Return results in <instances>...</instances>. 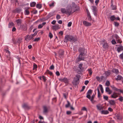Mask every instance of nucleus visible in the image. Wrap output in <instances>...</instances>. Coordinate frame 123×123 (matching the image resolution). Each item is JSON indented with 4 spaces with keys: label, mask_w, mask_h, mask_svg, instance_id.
Wrapping results in <instances>:
<instances>
[{
    "label": "nucleus",
    "mask_w": 123,
    "mask_h": 123,
    "mask_svg": "<svg viewBox=\"0 0 123 123\" xmlns=\"http://www.w3.org/2000/svg\"><path fill=\"white\" fill-rule=\"evenodd\" d=\"M56 18L57 19H59L61 18V17L59 15L57 14L56 15Z\"/></svg>",
    "instance_id": "obj_57"
},
{
    "label": "nucleus",
    "mask_w": 123,
    "mask_h": 123,
    "mask_svg": "<svg viewBox=\"0 0 123 123\" xmlns=\"http://www.w3.org/2000/svg\"><path fill=\"white\" fill-rule=\"evenodd\" d=\"M25 40L26 41H29L32 39L31 38V35H26V36L25 37Z\"/></svg>",
    "instance_id": "obj_16"
},
{
    "label": "nucleus",
    "mask_w": 123,
    "mask_h": 123,
    "mask_svg": "<svg viewBox=\"0 0 123 123\" xmlns=\"http://www.w3.org/2000/svg\"><path fill=\"white\" fill-rule=\"evenodd\" d=\"M105 74L107 76H108L110 75L111 73L109 71H105Z\"/></svg>",
    "instance_id": "obj_38"
},
{
    "label": "nucleus",
    "mask_w": 123,
    "mask_h": 123,
    "mask_svg": "<svg viewBox=\"0 0 123 123\" xmlns=\"http://www.w3.org/2000/svg\"><path fill=\"white\" fill-rule=\"evenodd\" d=\"M119 98L118 99L121 102H122L123 101V97L121 96H119Z\"/></svg>",
    "instance_id": "obj_43"
},
{
    "label": "nucleus",
    "mask_w": 123,
    "mask_h": 123,
    "mask_svg": "<svg viewBox=\"0 0 123 123\" xmlns=\"http://www.w3.org/2000/svg\"><path fill=\"white\" fill-rule=\"evenodd\" d=\"M115 37L116 39V41L117 43H122V42L120 38L117 34L115 35Z\"/></svg>",
    "instance_id": "obj_12"
},
{
    "label": "nucleus",
    "mask_w": 123,
    "mask_h": 123,
    "mask_svg": "<svg viewBox=\"0 0 123 123\" xmlns=\"http://www.w3.org/2000/svg\"><path fill=\"white\" fill-rule=\"evenodd\" d=\"M14 24L13 22L10 23H9L8 24V27L9 28H11L12 26H14Z\"/></svg>",
    "instance_id": "obj_36"
},
{
    "label": "nucleus",
    "mask_w": 123,
    "mask_h": 123,
    "mask_svg": "<svg viewBox=\"0 0 123 123\" xmlns=\"http://www.w3.org/2000/svg\"><path fill=\"white\" fill-rule=\"evenodd\" d=\"M111 7L112 9L113 10H115L116 9V7L113 4L111 5Z\"/></svg>",
    "instance_id": "obj_40"
},
{
    "label": "nucleus",
    "mask_w": 123,
    "mask_h": 123,
    "mask_svg": "<svg viewBox=\"0 0 123 123\" xmlns=\"http://www.w3.org/2000/svg\"><path fill=\"white\" fill-rule=\"evenodd\" d=\"M80 76V75L77 74L76 75L75 77L74 78L72 83L74 85L76 86L78 84V81L79 80Z\"/></svg>",
    "instance_id": "obj_2"
},
{
    "label": "nucleus",
    "mask_w": 123,
    "mask_h": 123,
    "mask_svg": "<svg viewBox=\"0 0 123 123\" xmlns=\"http://www.w3.org/2000/svg\"><path fill=\"white\" fill-rule=\"evenodd\" d=\"M52 100L54 102H55L56 101V98H54L52 99Z\"/></svg>",
    "instance_id": "obj_63"
},
{
    "label": "nucleus",
    "mask_w": 123,
    "mask_h": 123,
    "mask_svg": "<svg viewBox=\"0 0 123 123\" xmlns=\"http://www.w3.org/2000/svg\"><path fill=\"white\" fill-rule=\"evenodd\" d=\"M83 24L85 26H90L92 25L91 23L88 22L86 21H83Z\"/></svg>",
    "instance_id": "obj_14"
},
{
    "label": "nucleus",
    "mask_w": 123,
    "mask_h": 123,
    "mask_svg": "<svg viewBox=\"0 0 123 123\" xmlns=\"http://www.w3.org/2000/svg\"><path fill=\"white\" fill-rule=\"evenodd\" d=\"M110 19L111 21H113L115 19L116 17L114 15L111 16L110 17Z\"/></svg>",
    "instance_id": "obj_29"
},
{
    "label": "nucleus",
    "mask_w": 123,
    "mask_h": 123,
    "mask_svg": "<svg viewBox=\"0 0 123 123\" xmlns=\"http://www.w3.org/2000/svg\"><path fill=\"white\" fill-rule=\"evenodd\" d=\"M53 15V13H49L47 16V18H49L52 16Z\"/></svg>",
    "instance_id": "obj_41"
},
{
    "label": "nucleus",
    "mask_w": 123,
    "mask_h": 123,
    "mask_svg": "<svg viewBox=\"0 0 123 123\" xmlns=\"http://www.w3.org/2000/svg\"><path fill=\"white\" fill-rule=\"evenodd\" d=\"M37 68V65L35 64H34L33 65V69L34 70L35 69H36Z\"/></svg>",
    "instance_id": "obj_54"
},
{
    "label": "nucleus",
    "mask_w": 123,
    "mask_h": 123,
    "mask_svg": "<svg viewBox=\"0 0 123 123\" xmlns=\"http://www.w3.org/2000/svg\"><path fill=\"white\" fill-rule=\"evenodd\" d=\"M117 50L118 52H120L123 50V47L121 45H120L117 48Z\"/></svg>",
    "instance_id": "obj_15"
},
{
    "label": "nucleus",
    "mask_w": 123,
    "mask_h": 123,
    "mask_svg": "<svg viewBox=\"0 0 123 123\" xmlns=\"http://www.w3.org/2000/svg\"><path fill=\"white\" fill-rule=\"evenodd\" d=\"M43 112L45 114L48 112V109L47 107L46 106H43Z\"/></svg>",
    "instance_id": "obj_18"
},
{
    "label": "nucleus",
    "mask_w": 123,
    "mask_h": 123,
    "mask_svg": "<svg viewBox=\"0 0 123 123\" xmlns=\"http://www.w3.org/2000/svg\"><path fill=\"white\" fill-rule=\"evenodd\" d=\"M72 6L73 9V12L79 11L80 10L79 7L75 4L74 2H72Z\"/></svg>",
    "instance_id": "obj_4"
},
{
    "label": "nucleus",
    "mask_w": 123,
    "mask_h": 123,
    "mask_svg": "<svg viewBox=\"0 0 123 123\" xmlns=\"http://www.w3.org/2000/svg\"><path fill=\"white\" fill-rule=\"evenodd\" d=\"M120 94L118 93H117L115 92H114L112 95H111V97L113 98H116L118 97Z\"/></svg>",
    "instance_id": "obj_11"
},
{
    "label": "nucleus",
    "mask_w": 123,
    "mask_h": 123,
    "mask_svg": "<svg viewBox=\"0 0 123 123\" xmlns=\"http://www.w3.org/2000/svg\"><path fill=\"white\" fill-rule=\"evenodd\" d=\"M46 72L47 74H49L50 75H52L53 74V73L49 71L48 70H47Z\"/></svg>",
    "instance_id": "obj_44"
},
{
    "label": "nucleus",
    "mask_w": 123,
    "mask_h": 123,
    "mask_svg": "<svg viewBox=\"0 0 123 123\" xmlns=\"http://www.w3.org/2000/svg\"><path fill=\"white\" fill-rule=\"evenodd\" d=\"M99 87H100V89L101 93H103L104 92V90L102 85H101L99 84Z\"/></svg>",
    "instance_id": "obj_34"
},
{
    "label": "nucleus",
    "mask_w": 123,
    "mask_h": 123,
    "mask_svg": "<svg viewBox=\"0 0 123 123\" xmlns=\"http://www.w3.org/2000/svg\"><path fill=\"white\" fill-rule=\"evenodd\" d=\"M33 28V26H31L29 29V32H31Z\"/></svg>",
    "instance_id": "obj_56"
},
{
    "label": "nucleus",
    "mask_w": 123,
    "mask_h": 123,
    "mask_svg": "<svg viewBox=\"0 0 123 123\" xmlns=\"http://www.w3.org/2000/svg\"><path fill=\"white\" fill-rule=\"evenodd\" d=\"M102 42L103 43H102L103 48L105 49H108L109 48V46L105 40H103L102 41Z\"/></svg>",
    "instance_id": "obj_5"
},
{
    "label": "nucleus",
    "mask_w": 123,
    "mask_h": 123,
    "mask_svg": "<svg viewBox=\"0 0 123 123\" xmlns=\"http://www.w3.org/2000/svg\"><path fill=\"white\" fill-rule=\"evenodd\" d=\"M88 71L90 75H91L92 74V72L91 68L89 69H88Z\"/></svg>",
    "instance_id": "obj_45"
},
{
    "label": "nucleus",
    "mask_w": 123,
    "mask_h": 123,
    "mask_svg": "<svg viewBox=\"0 0 123 123\" xmlns=\"http://www.w3.org/2000/svg\"><path fill=\"white\" fill-rule=\"evenodd\" d=\"M85 49L83 48H82L80 47L78 49L79 52L80 53V54L81 55H85Z\"/></svg>",
    "instance_id": "obj_6"
},
{
    "label": "nucleus",
    "mask_w": 123,
    "mask_h": 123,
    "mask_svg": "<svg viewBox=\"0 0 123 123\" xmlns=\"http://www.w3.org/2000/svg\"><path fill=\"white\" fill-rule=\"evenodd\" d=\"M67 102L68 104H66L65 106V107L66 108L70 106V103L68 101H67Z\"/></svg>",
    "instance_id": "obj_42"
},
{
    "label": "nucleus",
    "mask_w": 123,
    "mask_h": 123,
    "mask_svg": "<svg viewBox=\"0 0 123 123\" xmlns=\"http://www.w3.org/2000/svg\"><path fill=\"white\" fill-rule=\"evenodd\" d=\"M29 13V11L28 10L26 9L25 11V15H28Z\"/></svg>",
    "instance_id": "obj_39"
},
{
    "label": "nucleus",
    "mask_w": 123,
    "mask_h": 123,
    "mask_svg": "<svg viewBox=\"0 0 123 123\" xmlns=\"http://www.w3.org/2000/svg\"><path fill=\"white\" fill-rule=\"evenodd\" d=\"M52 28L53 29L56 30H58L60 28V27L58 25H56L54 26H52Z\"/></svg>",
    "instance_id": "obj_17"
},
{
    "label": "nucleus",
    "mask_w": 123,
    "mask_h": 123,
    "mask_svg": "<svg viewBox=\"0 0 123 123\" xmlns=\"http://www.w3.org/2000/svg\"><path fill=\"white\" fill-rule=\"evenodd\" d=\"M110 84V83L109 81H107L105 83V85L107 86H109Z\"/></svg>",
    "instance_id": "obj_52"
},
{
    "label": "nucleus",
    "mask_w": 123,
    "mask_h": 123,
    "mask_svg": "<svg viewBox=\"0 0 123 123\" xmlns=\"http://www.w3.org/2000/svg\"><path fill=\"white\" fill-rule=\"evenodd\" d=\"M67 12L66 14L70 15V14L73 13V7H72L71 6H68L67 7Z\"/></svg>",
    "instance_id": "obj_3"
},
{
    "label": "nucleus",
    "mask_w": 123,
    "mask_h": 123,
    "mask_svg": "<svg viewBox=\"0 0 123 123\" xmlns=\"http://www.w3.org/2000/svg\"><path fill=\"white\" fill-rule=\"evenodd\" d=\"M99 87H98L97 88V90L98 91V98H99L101 96V94L99 91Z\"/></svg>",
    "instance_id": "obj_30"
},
{
    "label": "nucleus",
    "mask_w": 123,
    "mask_h": 123,
    "mask_svg": "<svg viewBox=\"0 0 123 123\" xmlns=\"http://www.w3.org/2000/svg\"><path fill=\"white\" fill-rule=\"evenodd\" d=\"M99 1V0H96L95 1V3L96 6H97Z\"/></svg>",
    "instance_id": "obj_61"
},
{
    "label": "nucleus",
    "mask_w": 123,
    "mask_h": 123,
    "mask_svg": "<svg viewBox=\"0 0 123 123\" xmlns=\"http://www.w3.org/2000/svg\"><path fill=\"white\" fill-rule=\"evenodd\" d=\"M83 64L82 63H80L78 66V68L81 71H83L84 69V68L82 67Z\"/></svg>",
    "instance_id": "obj_25"
},
{
    "label": "nucleus",
    "mask_w": 123,
    "mask_h": 123,
    "mask_svg": "<svg viewBox=\"0 0 123 123\" xmlns=\"http://www.w3.org/2000/svg\"><path fill=\"white\" fill-rule=\"evenodd\" d=\"M36 7L37 8L39 9H40L42 7V4L39 3L37 4L36 5Z\"/></svg>",
    "instance_id": "obj_33"
},
{
    "label": "nucleus",
    "mask_w": 123,
    "mask_h": 123,
    "mask_svg": "<svg viewBox=\"0 0 123 123\" xmlns=\"http://www.w3.org/2000/svg\"><path fill=\"white\" fill-rule=\"evenodd\" d=\"M40 38L39 37H38L37 38H35L34 39V42H37L40 40Z\"/></svg>",
    "instance_id": "obj_53"
},
{
    "label": "nucleus",
    "mask_w": 123,
    "mask_h": 123,
    "mask_svg": "<svg viewBox=\"0 0 123 123\" xmlns=\"http://www.w3.org/2000/svg\"><path fill=\"white\" fill-rule=\"evenodd\" d=\"M54 66L53 64L51 66H50V69L51 70H53L54 68Z\"/></svg>",
    "instance_id": "obj_62"
},
{
    "label": "nucleus",
    "mask_w": 123,
    "mask_h": 123,
    "mask_svg": "<svg viewBox=\"0 0 123 123\" xmlns=\"http://www.w3.org/2000/svg\"><path fill=\"white\" fill-rule=\"evenodd\" d=\"M105 92H108L109 94H111L112 92L110 90L109 87H107L105 88Z\"/></svg>",
    "instance_id": "obj_19"
},
{
    "label": "nucleus",
    "mask_w": 123,
    "mask_h": 123,
    "mask_svg": "<svg viewBox=\"0 0 123 123\" xmlns=\"http://www.w3.org/2000/svg\"><path fill=\"white\" fill-rule=\"evenodd\" d=\"M22 39L21 38H18L17 40V42L19 43H20L22 42Z\"/></svg>",
    "instance_id": "obj_46"
},
{
    "label": "nucleus",
    "mask_w": 123,
    "mask_h": 123,
    "mask_svg": "<svg viewBox=\"0 0 123 123\" xmlns=\"http://www.w3.org/2000/svg\"><path fill=\"white\" fill-rule=\"evenodd\" d=\"M114 25L115 26L117 27L119 25V24L117 22H114Z\"/></svg>",
    "instance_id": "obj_49"
},
{
    "label": "nucleus",
    "mask_w": 123,
    "mask_h": 123,
    "mask_svg": "<svg viewBox=\"0 0 123 123\" xmlns=\"http://www.w3.org/2000/svg\"><path fill=\"white\" fill-rule=\"evenodd\" d=\"M109 113V111L107 110H103L101 112V113L102 114H107Z\"/></svg>",
    "instance_id": "obj_27"
},
{
    "label": "nucleus",
    "mask_w": 123,
    "mask_h": 123,
    "mask_svg": "<svg viewBox=\"0 0 123 123\" xmlns=\"http://www.w3.org/2000/svg\"><path fill=\"white\" fill-rule=\"evenodd\" d=\"M36 4V3L35 2H33L30 4V5L31 7H34L35 6Z\"/></svg>",
    "instance_id": "obj_31"
},
{
    "label": "nucleus",
    "mask_w": 123,
    "mask_h": 123,
    "mask_svg": "<svg viewBox=\"0 0 123 123\" xmlns=\"http://www.w3.org/2000/svg\"><path fill=\"white\" fill-rule=\"evenodd\" d=\"M92 91L91 89H90L87 93L86 97L89 99H91V95L92 94Z\"/></svg>",
    "instance_id": "obj_10"
},
{
    "label": "nucleus",
    "mask_w": 123,
    "mask_h": 123,
    "mask_svg": "<svg viewBox=\"0 0 123 123\" xmlns=\"http://www.w3.org/2000/svg\"><path fill=\"white\" fill-rule=\"evenodd\" d=\"M43 26V25H42V24H40L38 26V28L39 29H40Z\"/></svg>",
    "instance_id": "obj_64"
},
{
    "label": "nucleus",
    "mask_w": 123,
    "mask_h": 123,
    "mask_svg": "<svg viewBox=\"0 0 123 123\" xmlns=\"http://www.w3.org/2000/svg\"><path fill=\"white\" fill-rule=\"evenodd\" d=\"M59 80L62 82H64L65 83L67 84H68L69 82L68 79L66 77L63 78H60L59 79Z\"/></svg>",
    "instance_id": "obj_7"
},
{
    "label": "nucleus",
    "mask_w": 123,
    "mask_h": 123,
    "mask_svg": "<svg viewBox=\"0 0 123 123\" xmlns=\"http://www.w3.org/2000/svg\"><path fill=\"white\" fill-rule=\"evenodd\" d=\"M92 7L93 12H97V9L96 6H93Z\"/></svg>",
    "instance_id": "obj_32"
},
{
    "label": "nucleus",
    "mask_w": 123,
    "mask_h": 123,
    "mask_svg": "<svg viewBox=\"0 0 123 123\" xmlns=\"http://www.w3.org/2000/svg\"><path fill=\"white\" fill-rule=\"evenodd\" d=\"M77 49V47L76 46H74L73 47V50L75 52L76 51Z\"/></svg>",
    "instance_id": "obj_60"
},
{
    "label": "nucleus",
    "mask_w": 123,
    "mask_h": 123,
    "mask_svg": "<svg viewBox=\"0 0 123 123\" xmlns=\"http://www.w3.org/2000/svg\"><path fill=\"white\" fill-rule=\"evenodd\" d=\"M123 78V77L121 76L118 75L117 76V78H116V80L117 81L121 80Z\"/></svg>",
    "instance_id": "obj_23"
},
{
    "label": "nucleus",
    "mask_w": 123,
    "mask_h": 123,
    "mask_svg": "<svg viewBox=\"0 0 123 123\" xmlns=\"http://www.w3.org/2000/svg\"><path fill=\"white\" fill-rule=\"evenodd\" d=\"M49 37L50 38H51L53 37V35L50 32L49 33Z\"/></svg>",
    "instance_id": "obj_58"
},
{
    "label": "nucleus",
    "mask_w": 123,
    "mask_h": 123,
    "mask_svg": "<svg viewBox=\"0 0 123 123\" xmlns=\"http://www.w3.org/2000/svg\"><path fill=\"white\" fill-rule=\"evenodd\" d=\"M81 110L84 111H87V110L86 108L85 107H83L81 109Z\"/></svg>",
    "instance_id": "obj_55"
},
{
    "label": "nucleus",
    "mask_w": 123,
    "mask_h": 123,
    "mask_svg": "<svg viewBox=\"0 0 123 123\" xmlns=\"http://www.w3.org/2000/svg\"><path fill=\"white\" fill-rule=\"evenodd\" d=\"M77 41V39L75 37L70 35H66L65 37L64 42L67 43L68 41L71 42L73 41L75 42Z\"/></svg>",
    "instance_id": "obj_1"
},
{
    "label": "nucleus",
    "mask_w": 123,
    "mask_h": 123,
    "mask_svg": "<svg viewBox=\"0 0 123 123\" xmlns=\"http://www.w3.org/2000/svg\"><path fill=\"white\" fill-rule=\"evenodd\" d=\"M111 42L113 44H115L116 43V42L115 40L114 39H113L112 40Z\"/></svg>",
    "instance_id": "obj_48"
},
{
    "label": "nucleus",
    "mask_w": 123,
    "mask_h": 123,
    "mask_svg": "<svg viewBox=\"0 0 123 123\" xmlns=\"http://www.w3.org/2000/svg\"><path fill=\"white\" fill-rule=\"evenodd\" d=\"M21 11V9L18 8H17L16 9L13 10V11L14 13L17 12V13H19Z\"/></svg>",
    "instance_id": "obj_24"
},
{
    "label": "nucleus",
    "mask_w": 123,
    "mask_h": 123,
    "mask_svg": "<svg viewBox=\"0 0 123 123\" xmlns=\"http://www.w3.org/2000/svg\"><path fill=\"white\" fill-rule=\"evenodd\" d=\"M16 21L18 25H20L22 23V20L20 19H16Z\"/></svg>",
    "instance_id": "obj_22"
},
{
    "label": "nucleus",
    "mask_w": 123,
    "mask_h": 123,
    "mask_svg": "<svg viewBox=\"0 0 123 123\" xmlns=\"http://www.w3.org/2000/svg\"><path fill=\"white\" fill-rule=\"evenodd\" d=\"M111 88L114 90L117 91L118 92H120L121 93H123V91L121 89H118L115 87L114 85L111 86Z\"/></svg>",
    "instance_id": "obj_8"
},
{
    "label": "nucleus",
    "mask_w": 123,
    "mask_h": 123,
    "mask_svg": "<svg viewBox=\"0 0 123 123\" xmlns=\"http://www.w3.org/2000/svg\"><path fill=\"white\" fill-rule=\"evenodd\" d=\"M116 117L117 118V119L121 120L122 119V118L120 116V115L118 114H117L116 116Z\"/></svg>",
    "instance_id": "obj_37"
},
{
    "label": "nucleus",
    "mask_w": 123,
    "mask_h": 123,
    "mask_svg": "<svg viewBox=\"0 0 123 123\" xmlns=\"http://www.w3.org/2000/svg\"><path fill=\"white\" fill-rule=\"evenodd\" d=\"M119 57L120 59L123 60V52L120 55Z\"/></svg>",
    "instance_id": "obj_47"
},
{
    "label": "nucleus",
    "mask_w": 123,
    "mask_h": 123,
    "mask_svg": "<svg viewBox=\"0 0 123 123\" xmlns=\"http://www.w3.org/2000/svg\"><path fill=\"white\" fill-rule=\"evenodd\" d=\"M95 95L94 94H93L91 96V99H90L92 103H93V102L94 99L95 97Z\"/></svg>",
    "instance_id": "obj_35"
},
{
    "label": "nucleus",
    "mask_w": 123,
    "mask_h": 123,
    "mask_svg": "<svg viewBox=\"0 0 123 123\" xmlns=\"http://www.w3.org/2000/svg\"><path fill=\"white\" fill-rule=\"evenodd\" d=\"M42 78L44 82H45L46 80L45 77L44 76H42Z\"/></svg>",
    "instance_id": "obj_59"
},
{
    "label": "nucleus",
    "mask_w": 123,
    "mask_h": 123,
    "mask_svg": "<svg viewBox=\"0 0 123 123\" xmlns=\"http://www.w3.org/2000/svg\"><path fill=\"white\" fill-rule=\"evenodd\" d=\"M103 98L104 99L107 101L108 100V96H105L104 95H103Z\"/></svg>",
    "instance_id": "obj_51"
},
{
    "label": "nucleus",
    "mask_w": 123,
    "mask_h": 123,
    "mask_svg": "<svg viewBox=\"0 0 123 123\" xmlns=\"http://www.w3.org/2000/svg\"><path fill=\"white\" fill-rule=\"evenodd\" d=\"M85 55H81L80 54H79V55L78 57L77 58V60L79 62L81 60H84L85 58L84 56Z\"/></svg>",
    "instance_id": "obj_13"
},
{
    "label": "nucleus",
    "mask_w": 123,
    "mask_h": 123,
    "mask_svg": "<svg viewBox=\"0 0 123 123\" xmlns=\"http://www.w3.org/2000/svg\"><path fill=\"white\" fill-rule=\"evenodd\" d=\"M64 51L62 50H60L58 52L59 56L61 58H62L64 56Z\"/></svg>",
    "instance_id": "obj_9"
},
{
    "label": "nucleus",
    "mask_w": 123,
    "mask_h": 123,
    "mask_svg": "<svg viewBox=\"0 0 123 123\" xmlns=\"http://www.w3.org/2000/svg\"><path fill=\"white\" fill-rule=\"evenodd\" d=\"M112 72L113 73H115L116 74H117L119 73L118 70L117 69L113 68L112 70Z\"/></svg>",
    "instance_id": "obj_21"
},
{
    "label": "nucleus",
    "mask_w": 123,
    "mask_h": 123,
    "mask_svg": "<svg viewBox=\"0 0 123 123\" xmlns=\"http://www.w3.org/2000/svg\"><path fill=\"white\" fill-rule=\"evenodd\" d=\"M61 12L62 13H66V14L67 9L65 8H62L61 9Z\"/></svg>",
    "instance_id": "obj_28"
},
{
    "label": "nucleus",
    "mask_w": 123,
    "mask_h": 123,
    "mask_svg": "<svg viewBox=\"0 0 123 123\" xmlns=\"http://www.w3.org/2000/svg\"><path fill=\"white\" fill-rule=\"evenodd\" d=\"M96 79L98 81H101V80L100 78L99 77L97 76L96 77Z\"/></svg>",
    "instance_id": "obj_50"
},
{
    "label": "nucleus",
    "mask_w": 123,
    "mask_h": 123,
    "mask_svg": "<svg viewBox=\"0 0 123 123\" xmlns=\"http://www.w3.org/2000/svg\"><path fill=\"white\" fill-rule=\"evenodd\" d=\"M96 107L97 109L99 110H101L103 109V107L101 106H100L99 105H96Z\"/></svg>",
    "instance_id": "obj_26"
},
{
    "label": "nucleus",
    "mask_w": 123,
    "mask_h": 123,
    "mask_svg": "<svg viewBox=\"0 0 123 123\" xmlns=\"http://www.w3.org/2000/svg\"><path fill=\"white\" fill-rule=\"evenodd\" d=\"M109 102L110 104L111 105H115L116 103L114 100H109Z\"/></svg>",
    "instance_id": "obj_20"
}]
</instances>
